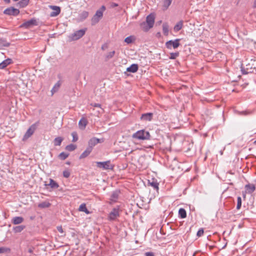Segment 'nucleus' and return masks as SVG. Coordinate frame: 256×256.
Masks as SVG:
<instances>
[{"label": "nucleus", "instance_id": "obj_1", "mask_svg": "<svg viewBox=\"0 0 256 256\" xmlns=\"http://www.w3.org/2000/svg\"><path fill=\"white\" fill-rule=\"evenodd\" d=\"M155 16L153 14H150L146 18V21L142 22L140 24L141 28L144 32L148 31L152 28L154 23Z\"/></svg>", "mask_w": 256, "mask_h": 256}, {"label": "nucleus", "instance_id": "obj_2", "mask_svg": "<svg viewBox=\"0 0 256 256\" xmlns=\"http://www.w3.org/2000/svg\"><path fill=\"white\" fill-rule=\"evenodd\" d=\"M150 134L149 132L144 130H140L134 133L132 137L133 138L139 140H149L150 138Z\"/></svg>", "mask_w": 256, "mask_h": 256}, {"label": "nucleus", "instance_id": "obj_3", "mask_svg": "<svg viewBox=\"0 0 256 256\" xmlns=\"http://www.w3.org/2000/svg\"><path fill=\"white\" fill-rule=\"evenodd\" d=\"M86 28H84L76 31L70 36L71 40H76L82 37L86 32Z\"/></svg>", "mask_w": 256, "mask_h": 256}, {"label": "nucleus", "instance_id": "obj_4", "mask_svg": "<svg viewBox=\"0 0 256 256\" xmlns=\"http://www.w3.org/2000/svg\"><path fill=\"white\" fill-rule=\"evenodd\" d=\"M36 126H37V124L36 123V124H32L28 128V130H27V131L25 133V134H24V136H23V138H22L23 141L26 140L28 138L30 137L34 133V132H35V130L36 128Z\"/></svg>", "mask_w": 256, "mask_h": 256}, {"label": "nucleus", "instance_id": "obj_5", "mask_svg": "<svg viewBox=\"0 0 256 256\" xmlns=\"http://www.w3.org/2000/svg\"><path fill=\"white\" fill-rule=\"evenodd\" d=\"M120 216V206H116L112 208L111 212L109 214L108 218L110 220H114Z\"/></svg>", "mask_w": 256, "mask_h": 256}, {"label": "nucleus", "instance_id": "obj_6", "mask_svg": "<svg viewBox=\"0 0 256 256\" xmlns=\"http://www.w3.org/2000/svg\"><path fill=\"white\" fill-rule=\"evenodd\" d=\"M96 164L98 168H102L104 170H112L114 168V166L110 164V160L104 162H97Z\"/></svg>", "mask_w": 256, "mask_h": 256}, {"label": "nucleus", "instance_id": "obj_7", "mask_svg": "<svg viewBox=\"0 0 256 256\" xmlns=\"http://www.w3.org/2000/svg\"><path fill=\"white\" fill-rule=\"evenodd\" d=\"M180 39H176L175 40H170L166 42V46L167 48L171 50L172 48L174 49L178 48L180 45Z\"/></svg>", "mask_w": 256, "mask_h": 256}, {"label": "nucleus", "instance_id": "obj_8", "mask_svg": "<svg viewBox=\"0 0 256 256\" xmlns=\"http://www.w3.org/2000/svg\"><path fill=\"white\" fill-rule=\"evenodd\" d=\"M20 13V10L14 7H10L4 11V14L8 16H16Z\"/></svg>", "mask_w": 256, "mask_h": 256}, {"label": "nucleus", "instance_id": "obj_9", "mask_svg": "<svg viewBox=\"0 0 256 256\" xmlns=\"http://www.w3.org/2000/svg\"><path fill=\"white\" fill-rule=\"evenodd\" d=\"M244 189L245 192H242V196L244 198H246V193L251 194L254 191L256 188L254 185L253 184H248L246 185Z\"/></svg>", "mask_w": 256, "mask_h": 256}, {"label": "nucleus", "instance_id": "obj_10", "mask_svg": "<svg viewBox=\"0 0 256 256\" xmlns=\"http://www.w3.org/2000/svg\"><path fill=\"white\" fill-rule=\"evenodd\" d=\"M37 25V22L36 20L32 18L29 20H28L21 25V27L24 28H30L34 26Z\"/></svg>", "mask_w": 256, "mask_h": 256}, {"label": "nucleus", "instance_id": "obj_11", "mask_svg": "<svg viewBox=\"0 0 256 256\" xmlns=\"http://www.w3.org/2000/svg\"><path fill=\"white\" fill-rule=\"evenodd\" d=\"M50 8L53 10L50 14V16L55 17L58 16L60 12V6H50Z\"/></svg>", "mask_w": 256, "mask_h": 256}, {"label": "nucleus", "instance_id": "obj_12", "mask_svg": "<svg viewBox=\"0 0 256 256\" xmlns=\"http://www.w3.org/2000/svg\"><path fill=\"white\" fill-rule=\"evenodd\" d=\"M100 142V139L96 138H92L90 139L88 142V148H90V150H92L93 148L99 143Z\"/></svg>", "mask_w": 256, "mask_h": 256}, {"label": "nucleus", "instance_id": "obj_13", "mask_svg": "<svg viewBox=\"0 0 256 256\" xmlns=\"http://www.w3.org/2000/svg\"><path fill=\"white\" fill-rule=\"evenodd\" d=\"M120 194L119 190H115L112 192L111 194L110 202V204H112L113 202H116L118 198V196Z\"/></svg>", "mask_w": 256, "mask_h": 256}, {"label": "nucleus", "instance_id": "obj_14", "mask_svg": "<svg viewBox=\"0 0 256 256\" xmlns=\"http://www.w3.org/2000/svg\"><path fill=\"white\" fill-rule=\"evenodd\" d=\"M89 13L87 11H82L80 12L78 18V22H82L86 20L88 16Z\"/></svg>", "mask_w": 256, "mask_h": 256}, {"label": "nucleus", "instance_id": "obj_15", "mask_svg": "<svg viewBox=\"0 0 256 256\" xmlns=\"http://www.w3.org/2000/svg\"><path fill=\"white\" fill-rule=\"evenodd\" d=\"M148 184L150 186H152L154 190L158 191L159 184L156 180L153 178L152 180H148Z\"/></svg>", "mask_w": 256, "mask_h": 256}, {"label": "nucleus", "instance_id": "obj_16", "mask_svg": "<svg viewBox=\"0 0 256 256\" xmlns=\"http://www.w3.org/2000/svg\"><path fill=\"white\" fill-rule=\"evenodd\" d=\"M24 218L22 216H14L12 219V223L14 224H19L23 222Z\"/></svg>", "mask_w": 256, "mask_h": 256}, {"label": "nucleus", "instance_id": "obj_17", "mask_svg": "<svg viewBox=\"0 0 256 256\" xmlns=\"http://www.w3.org/2000/svg\"><path fill=\"white\" fill-rule=\"evenodd\" d=\"M152 113L148 112L142 115L140 119L144 121H150L152 118Z\"/></svg>", "mask_w": 256, "mask_h": 256}, {"label": "nucleus", "instance_id": "obj_18", "mask_svg": "<svg viewBox=\"0 0 256 256\" xmlns=\"http://www.w3.org/2000/svg\"><path fill=\"white\" fill-rule=\"evenodd\" d=\"M12 60L10 58H7L0 63V69H4L6 68L8 65L12 63Z\"/></svg>", "mask_w": 256, "mask_h": 256}, {"label": "nucleus", "instance_id": "obj_19", "mask_svg": "<svg viewBox=\"0 0 256 256\" xmlns=\"http://www.w3.org/2000/svg\"><path fill=\"white\" fill-rule=\"evenodd\" d=\"M88 124L87 120L84 118H82L78 122V126L80 129L84 130Z\"/></svg>", "mask_w": 256, "mask_h": 256}, {"label": "nucleus", "instance_id": "obj_20", "mask_svg": "<svg viewBox=\"0 0 256 256\" xmlns=\"http://www.w3.org/2000/svg\"><path fill=\"white\" fill-rule=\"evenodd\" d=\"M138 65L137 64H134L126 68V71L128 72L134 73L138 71Z\"/></svg>", "mask_w": 256, "mask_h": 256}, {"label": "nucleus", "instance_id": "obj_21", "mask_svg": "<svg viewBox=\"0 0 256 256\" xmlns=\"http://www.w3.org/2000/svg\"><path fill=\"white\" fill-rule=\"evenodd\" d=\"M61 82L60 80L58 81L54 86L52 88L51 90V92L52 94V95L54 94V93L58 91L59 90L60 86H61Z\"/></svg>", "mask_w": 256, "mask_h": 256}, {"label": "nucleus", "instance_id": "obj_22", "mask_svg": "<svg viewBox=\"0 0 256 256\" xmlns=\"http://www.w3.org/2000/svg\"><path fill=\"white\" fill-rule=\"evenodd\" d=\"M92 151V150H90V148H87L86 150L80 156V159L86 158L90 154Z\"/></svg>", "mask_w": 256, "mask_h": 256}, {"label": "nucleus", "instance_id": "obj_23", "mask_svg": "<svg viewBox=\"0 0 256 256\" xmlns=\"http://www.w3.org/2000/svg\"><path fill=\"white\" fill-rule=\"evenodd\" d=\"M169 26L168 23L164 22L162 24V32L164 36H167L168 34Z\"/></svg>", "mask_w": 256, "mask_h": 256}, {"label": "nucleus", "instance_id": "obj_24", "mask_svg": "<svg viewBox=\"0 0 256 256\" xmlns=\"http://www.w3.org/2000/svg\"><path fill=\"white\" fill-rule=\"evenodd\" d=\"M25 228V226L21 225L14 227L12 230L15 233H18L22 232Z\"/></svg>", "mask_w": 256, "mask_h": 256}, {"label": "nucleus", "instance_id": "obj_25", "mask_svg": "<svg viewBox=\"0 0 256 256\" xmlns=\"http://www.w3.org/2000/svg\"><path fill=\"white\" fill-rule=\"evenodd\" d=\"M183 26V22L182 20L178 22L174 26V30L175 32H177L180 30Z\"/></svg>", "mask_w": 256, "mask_h": 256}, {"label": "nucleus", "instance_id": "obj_26", "mask_svg": "<svg viewBox=\"0 0 256 256\" xmlns=\"http://www.w3.org/2000/svg\"><path fill=\"white\" fill-rule=\"evenodd\" d=\"M78 210L80 212H86V214H90V212L88 210L86 205L85 204L83 203L81 204L78 208Z\"/></svg>", "mask_w": 256, "mask_h": 256}, {"label": "nucleus", "instance_id": "obj_27", "mask_svg": "<svg viewBox=\"0 0 256 256\" xmlns=\"http://www.w3.org/2000/svg\"><path fill=\"white\" fill-rule=\"evenodd\" d=\"M63 140V138L62 137L58 136L54 138V144L55 146H60Z\"/></svg>", "mask_w": 256, "mask_h": 256}, {"label": "nucleus", "instance_id": "obj_28", "mask_svg": "<svg viewBox=\"0 0 256 256\" xmlns=\"http://www.w3.org/2000/svg\"><path fill=\"white\" fill-rule=\"evenodd\" d=\"M178 214L180 218H184L186 217V210L183 208H180L178 210Z\"/></svg>", "mask_w": 256, "mask_h": 256}, {"label": "nucleus", "instance_id": "obj_29", "mask_svg": "<svg viewBox=\"0 0 256 256\" xmlns=\"http://www.w3.org/2000/svg\"><path fill=\"white\" fill-rule=\"evenodd\" d=\"M10 45V43L4 39H0V48L8 47Z\"/></svg>", "mask_w": 256, "mask_h": 256}, {"label": "nucleus", "instance_id": "obj_30", "mask_svg": "<svg viewBox=\"0 0 256 256\" xmlns=\"http://www.w3.org/2000/svg\"><path fill=\"white\" fill-rule=\"evenodd\" d=\"M48 186H50L52 188H57L59 186L58 184L52 179H50V183L48 184Z\"/></svg>", "mask_w": 256, "mask_h": 256}, {"label": "nucleus", "instance_id": "obj_31", "mask_svg": "<svg viewBox=\"0 0 256 256\" xmlns=\"http://www.w3.org/2000/svg\"><path fill=\"white\" fill-rule=\"evenodd\" d=\"M50 206V204L48 202H43L38 204L40 208H48Z\"/></svg>", "mask_w": 256, "mask_h": 256}, {"label": "nucleus", "instance_id": "obj_32", "mask_svg": "<svg viewBox=\"0 0 256 256\" xmlns=\"http://www.w3.org/2000/svg\"><path fill=\"white\" fill-rule=\"evenodd\" d=\"M76 148V146L74 144H70L66 146V150L72 152Z\"/></svg>", "mask_w": 256, "mask_h": 256}, {"label": "nucleus", "instance_id": "obj_33", "mask_svg": "<svg viewBox=\"0 0 256 256\" xmlns=\"http://www.w3.org/2000/svg\"><path fill=\"white\" fill-rule=\"evenodd\" d=\"M29 1L30 0H21L18 2V4L21 8H24L28 4Z\"/></svg>", "mask_w": 256, "mask_h": 256}, {"label": "nucleus", "instance_id": "obj_34", "mask_svg": "<svg viewBox=\"0 0 256 256\" xmlns=\"http://www.w3.org/2000/svg\"><path fill=\"white\" fill-rule=\"evenodd\" d=\"M134 40V38L133 36H129L126 37L124 39V42L127 43L128 44H130Z\"/></svg>", "mask_w": 256, "mask_h": 256}, {"label": "nucleus", "instance_id": "obj_35", "mask_svg": "<svg viewBox=\"0 0 256 256\" xmlns=\"http://www.w3.org/2000/svg\"><path fill=\"white\" fill-rule=\"evenodd\" d=\"M68 155L69 154H68L62 152L59 154L58 157L60 159L62 160H64L68 157Z\"/></svg>", "mask_w": 256, "mask_h": 256}, {"label": "nucleus", "instance_id": "obj_36", "mask_svg": "<svg viewBox=\"0 0 256 256\" xmlns=\"http://www.w3.org/2000/svg\"><path fill=\"white\" fill-rule=\"evenodd\" d=\"M100 20V18H98V17L97 18V16L94 15L91 20L92 25H94L98 23L99 22Z\"/></svg>", "mask_w": 256, "mask_h": 256}, {"label": "nucleus", "instance_id": "obj_37", "mask_svg": "<svg viewBox=\"0 0 256 256\" xmlns=\"http://www.w3.org/2000/svg\"><path fill=\"white\" fill-rule=\"evenodd\" d=\"M10 251V248L1 247L0 248V254L9 252Z\"/></svg>", "mask_w": 256, "mask_h": 256}, {"label": "nucleus", "instance_id": "obj_38", "mask_svg": "<svg viewBox=\"0 0 256 256\" xmlns=\"http://www.w3.org/2000/svg\"><path fill=\"white\" fill-rule=\"evenodd\" d=\"M179 56V52H172L170 54V58L171 60L176 59Z\"/></svg>", "mask_w": 256, "mask_h": 256}, {"label": "nucleus", "instance_id": "obj_39", "mask_svg": "<svg viewBox=\"0 0 256 256\" xmlns=\"http://www.w3.org/2000/svg\"><path fill=\"white\" fill-rule=\"evenodd\" d=\"M115 54V51L113 50L112 52H109L106 56V60H109L111 58H112Z\"/></svg>", "mask_w": 256, "mask_h": 256}, {"label": "nucleus", "instance_id": "obj_40", "mask_svg": "<svg viewBox=\"0 0 256 256\" xmlns=\"http://www.w3.org/2000/svg\"><path fill=\"white\" fill-rule=\"evenodd\" d=\"M172 2V0H164V6L167 8L170 5Z\"/></svg>", "mask_w": 256, "mask_h": 256}, {"label": "nucleus", "instance_id": "obj_41", "mask_svg": "<svg viewBox=\"0 0 256 256\" xmlns=\"http://www.w3.org/2000/svg\"><path fill=\"white\" fill-rule=\"evenodd\" d=\"M72 142H76L78 140V136L76 132H74L72 133Z\"/></svg>", "mask_w": 256, "mask_h": 256}, {"label": "nucleus", "instance_id": "obj_42", "mask_svg": "<svg viewBox=\"0 0 256 256\" xmlns=\"http://www.w3.org/2000/svg\"><path fill=\"white\" fill-rule=\"evenodd\" d=\"M96 16H97V18L98 17V18H100H100L102 16V15H103V12H102V10H98L95 14H94Z\"/></svg>", "mask_w": 256, "mask_h": 256}, {"label": "nucleus", "instance_id": "obj_43", "mask_svg": "<svg viewBox=\"0 0 256 256\" xmlns=\"http://www.w3.org/2000/svg\"><path fill=\"white\" fill-rule=\"evenodd\" d=\"M70 172L68 170H65L63 172V176L66 178H68L70 176Z\"/></svg>", "mask_w": 256, "mask_h": 256}, {"label": "nucleus", "instance_id": "obj_44", "mask_svg": "<svg viewBox=\"0 0 256 256\" xmlns=\"http://www.w3.org/2000/svg\"><path fill=\"white\" fill-rule=\"evenodd\" d=\"M204 232V231L203 228H200L197 232L196 235L200 237L203 235Z\"/></svg>", "mask_w": 256, "mask_h": 256}, {"label": "nucleus", "instance_id": "obj_45", "mask_svg": "<svg viewBox=\"0 0 256 256\" xmlns=\"http://www.w3.org/2000/svg\"><path fill=\"white\" fill-rule=\"evenodd\" d=\"M241 72L242 74H248L249 72H250L246 71L244 68L243 67V64H241Z\"/></svg>", "mask_w": 256, "mask_h": 256}, {"label": "nucleus", "instance_id": "obj_46", "mask_svg": "<svg viewBox=\"0 0 256 256\" xmlns=\"http://www.w3.org/2000/svg\"><path fill=\"white\" fill-rule=\"evenodd\" d=\"M90 105L94 107H96V108H100L101 110H102V108H101V105L99 104H96V103H92L90 104Z\"/></svg>", "mask_w": 256, "mask_h": 256}, {"label": "nucleus", "instance_id": "obj_47", "mask_svg": "<svg viewBox=\"0 0 256 256\" xmlns=\"http://www.w3.org/2000/svg\"><path fill=\"white\" fill-rule=\"evenodd\" d=\"M145 256H154V252H146L144 254Z\"/></svg>", "mask_w": 256, "mask_h": 256}, {"label": "nucleus", "instance_id": "obj_48", "mask_svg": "<svg viewBox=\"0 0 256 256\" xmlns=\"http://www.w3.org/2000/svg\"><path fill=\"white\" fill-rule=\"evenodd\" d=\"M237 200H238V202H237L236 208L238 209H240V197H238Z\"/></svg>", "mask_w": 256, "mask_h": 256}, {"label": "nucleus", "instance_id": "obj_49", "mask_svg": "<svg viewBox=\"0 0 256 256\" xmlns=\"http://www.w3.org/2000/svg\"><path fill=\"white\" fill-rule=\"evenodd\" d=\"M34 248L30 247L28 249V252L29 253L32 254L34 252Z\"/></svg>", "mask_w": 256, "mask_h": 256}, {"label": "nucleus", "instance_id": "obj_50", "mask_svg": "<svg viewBox=\"0 0 256 256\" xmlns=\"http://www.w3.org/2000/svg\"><path fill=\"white\" fill-rule=\"evenodd\" d=\"M57 229L59 232L60 233H63L64 231L62 226H58Z\"/></svg>", "mask_w": 256, "mask_h": 256}, {"label": "nucleus", "instance_id": "obj_51", "mask_svg": "<svg viewBox=\"0 0 256 256\" xmlns=\"http://www.w3.org/2000/svg\"><path fill=\"white\" fill-rule=\"evenodd\" d=\"M248 113V112H246V111H243V112H240L241 114H244V115H246Z\"/></svg>", "mask_w": 256, "mask_h": 256}, {"label": "nucleus", "instance_id": "obj_52", "mask_svg": "<svg viewBox=\"0 0 256 256\" xmlns=\"http://www.w3.org/2000/svg\"><path fill=\"white\" fill-rule=\"evenodd\" d=\"M118 6V4H116V3H112V7H116V6Z\"/></svg>", "mask_w": 256, "mask_h": 256}, {"label": "nucleus", "instance_id": "obj_53", "mask_svg": "<svg viewBox=\"0 0 256 256\" xmlns=\"http://www.w3.org/2000/svg\"><path fill=\"white\" fill-rule=\"evenodd\" d=\"M105 7L104 6H102V7H101V8L100 10H102V12L105 10Z\"/></svg>", "mask_w": 256, "mask_h": 256}, {"label": "nucleus", "instance_id": "obj_54", "mask_svg": "<svg viewBox=\"0 0 256 256\" xmlns=\"http://www.w3.org/2000/svg\"><path fill=\"white\" fill-rule=\"evenodd\" d=\"M254 8H256V0H254Z\"/></svg>", "mask_w": 256, "mask_h": 256}, {"label": "nucleus", "instance_id": "obj_55", "mask_svg": "<svg viewBox=\"0 0 256 256\" xmlns=\"http://www.w3.org/2000/svg\"><path fill=\"white\" fill-rule=\"evenodd\" d=\"M4 1L6 3H9L10 2V0H4Z\"/></svg>", "mask_w": 256, "mask_h": 256}, {"label": "nucleus", "instance_id": "obj_56", "mask_svg": "<svg viewBox=\"0 0 256 256\" xmlns=\"http://www.w3.org/2000/svg\"><path fill=\"white\" fill-rule=\"evenodd\" d=\"M254 144L256 145V140L254 142Z\"/></svg>", "mask_w": 256, "mask_h": 256}, {"label": "nucleus", "instance_id": "obj_57", "mask_svg": "<svg viewBox=\"0 0 256 256\" xmlns=\"http://www.w3.org/2000/svg\"><path fill=\"white\" fill-rule=\"evenodd\" d=\"M238 228H240V224H239V225L238 226Z\"/></svg>", "mask_w": 256, "mask_h": 256}, {"label": "nucleus", "instance_id": "obj_58", "mask_svg": "<svg viewBox=\"0 0 256 256\" xmlns=\"http://www.w3.org/2000/svg\"><path fill=\"white\" fill-rule=\"evenodd\" d=\"M245 84H246V85H248V83H246Z\"/></svg>", "mask_w": 256, "mask_h": 256}, {"label": "nucleus", "instance_id": "obj_59", "mask_svg": "<svg viewBox=\"0 0 256 256\" xmlns=\"http://www.w3.org/2000/svg\"><path fill=\"white\" fill-rule=\"evenodd\" d=\"M241 200V198H240V200Z\"/></svg>", "mask_w": 256, "mask_h": 256}]
</instances>
